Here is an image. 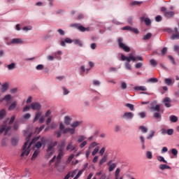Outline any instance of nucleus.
Listing matches in <instances>:
<instances>
[{
    "instance_id": "1",
    "label": "nucleus",
    "mask_w": 179,
    "mask_h": 179,
    "mask_svg": "<svg viewBox=\"0 0 179 179\" xmlns=\"http://www.w3.org/2000/svg\"><path fill=\"white\" fill-rule=\"evenodd\" d=\"M47 150H46V157L47 159H50V156H52V155H54V152H55V149L54 148H55V146H57V145H58V141H55L54 143H52V141L50 140L48 141L45 137H42L41 138L40 141H38L36 143L35 145L34 148H36V149H39L41 148V146H43V148L45 147V143H47Z\"/></svg>"
},
{
    "instance_id": "2",
    "label": "nucleus",
    "mask_w": 179,
    "mask_h": 179,
    "mask_svg": "<svg viewBox=\"0 0 179 179\" xmlns=\"http://www.w3.org/2000/svg\"><path fill=\"white\" fill-rule=\"evenodd\" d=\"M30 138H31V134H29L27 137V141L24 143L22 147V152L21 153V157H24V156H29L30 154V146L33 145V143H36V141L40 139V137L37 136L34 138L29 144V141H30ZM27 145H29L27 146Z\"/></svg>"
},
{
    "instance_id": "3",
    "label": "nucleus",
    "mask_w": 179,
    "mask_h": 179,
    "mask_svg": "<svg viewBox=\"0 0 179 179\" xmlns=\"http://www.w3.org/2000/svg\"><path fill=\"white\" fill-rule=\"evenodd\" d=\"M121 59L122 61H127L124 64L125 68L129 71H131L132 68L131 67V61L132 62H136V61H143V57L142 56H134L132 55H129V57H125L124 54L121 55Z\"/></svg>"
},
{
    "instance_id": "4",
    "label": "nucleus",
    "mask_w": 179,
    "mask_h": 179,
    "mask_svg": "<svg viewBox=\"0 0 179 179\" xmlns=\"http://www.w3.org/2000/svg\"><path fill=\"white\" fill-rule=\"evenodd\" d=\"M15 116H12L10 120H7L6 122H3V124L0 129V135L1 134H3V132L4 135H8V132H9L12 129V124L15 122Z\"/></svg>"
},
{
    "instance_id": "5",
    "label": "nucleus",
    "mask_w": 179,
    "mask_h": 179,
    "mask_svg": "<svg viewBox=\"0 0 179 179\" xmlns=\"http://www.w3.org/2000/svg\"><path fill=\"white\" fill-rule=\"evenodd\" d=\"M59 130L63 131V134H70L71 135H73L75 134V129L67 127L65 129V126L64 124H59Z\"/></svg>"
},
{
    "instance_id": "6",
    "label": "nucleus",
    "mask_w": 179,
    "mask_h": 179,
    "mask_svg": "<svg viewBox=\"0 0 179 179\" xmlns=\"http://www.w3.org/2000/svg\"><path fill=\"white\" fill-rule=\"evenodd\" d=\"M161 10L164 13V17H167L168 19H171V17H173L176 15V13L173 11L167 10L166 7H162Z\"/></svg>"
},
{
    "instance_id": "7",
    "label": "nucleus",
    "mask_w": 179,
    "mask_h": 179,
    "mask_svg": "<svg viewBox=\"0 0 179 179\" xmlns=\"http://www.w3.org/2000/svg\"><path fill=\"white\" fill-rule=\"evenodd\" d=\"M41 115H43V112L41 111L36 112L33 122H36V121H37V120H38L39 118L38 122L40 124H43L45 118H44V116H41Z\"/></svg>"
},
{
    "instance_id": "8",
    "label": "nucleus",
    "mask_w": 179,
    "mask_h": 179,
    "mask_svg": "<svg viewBox=\"0 0 179 179\" xmlns=\"http://www.w3.org/2000/svg\"><path fill=\"white\" fill-rule=\"evenodd\" d=\"M122 38H119L117 40V43L120 47V48H122L125 51V52H129L131 51V48L127 46L125 44L122 43Z\"/></svg>"
},
{
    "instance_id": "9",
    "label": "nucleus",
    "mask_w": 179,
    "mask_h": 179,
    "mask_svg": "<svg viewBox=\"0 0 179 179\" xmlns=\"http://www.w3.org/2000/svg\"><path fill=\"white\" fill-rule=\"evenodd\" d=\"M12 44H23V39L20 38H15L10 40L7 43V45H12Z\"/></svg>"
},
{
    "instance_id": "10",
    "label": "nucleus",
    "mask_w": 179,
    "mask_h": 179,
    "mask_svg": "<svg viewBox=\"0 0 179 179\" xmlns=\"http://www.w3.org/2000/svg\"><path fill=\"white\" fill-rule=\"evenodd\" d=\"M31 110H34L35 111H40L41 110V104L38 102H34L30 105Z\"/></svg>"
},
{
    "instance_id": "11",
    "label": "nucleus",
    "mask_w": 179,
    "mask_h": 179,
    "mask_svg": "<svg viewBox=\"0 0 179 179\" xmlns=\"http://www.w3.org/2000/svg\"><path fill=\"white\" fill-rule=\"evenodd\" d=\"M134 115V113L132 112H126L122 115V118L123 120H132Z\"/></svg>"
},
{
    "instance_id": "12",
    "label": "nucleus",
    "mask_w": 179,
    "mask_h": 179,
    "mask_svg": "<svg viewBox=\"0 0 179 179\" xmlns=\"http://www.w3.org/2000/svg\"><path fill=\"white\" fill-rule=\"evenodd\" d=\"M162 103H164L165 107H166L167 108L171 107V99L168 96L165 97L163 99Z\"/></svg>"
},
{
    "instance_id": "13",
    "label": "nucleus",
    "mask_w": 179,
    "mask_h": 179,
    "mask_svg": "<svg viewBox=\"0 0 179 179\" xmlns=\"http://www.w3.org/2000/svg\"><path fill=\"white\" fill-rule=\"evenodd\" d=\"M173 34L171 36V40H179V32L177 27L173 29Z\"/></svg>"
},
{
    "instance_id": "14",
    "label": "nucleus",
    "mask_w": 179,
    "mask_h": 179,
    "mask_svg": "<svg viewBox=\"0 0 179 179\" xmlns=\"http://www.w3.org/2000/svg\"><path fill=\"white\" fill-rule=\"evenodd\" d=\"M111 163H113L112 160H110L108 162V166H109L108 171H113L114 169H115V167H117V164L113 163L111 164Z\"/></svg>"
},
{
    "instance_id": "15",
    "label": "nucleus",
    "mask_w": 179,
    "mask_h": 179,
    "mask_svg": "<svg viewBox=\"0 0 179 179\" xmlns=\"http://www.w3.org/2000/svg\"><path fill=\"white\" fill-rule=\"evenodd\" d=\"M11 99H12V96H10V94H7L3 99H0V102H2L3 101V100H5L6 103L7 104H9V101H10Z\"/></svg>"
},
{
    "instance_id": "16",
    "label": "nucleus",
    "mask_w": 179,
    "mask_h": 179,
    "mask_svg": "<svg viewBox=\"0 0 179 179\" xmlns=\"http://www.w3.org/2000/svg\"><path fill=\"white\" fill-rule=\"evenodd\" d=\"M65 148V141H62L60 144H58L57 149L58 152H64V148Z\"/></svg>"
},
{
    "instance_id": "17",
    "label": "nucleus",
    "mask_w": 179,
    "mask_h": 179,
    "mask_svg": "<svg viewBox=\"0 0 179 179\" xmlns=\"http://www.w3.org/2000/svg\"><path fill=\"white\" fill-rule=\"evenodd\" d=\"M66 149V150H70V152H72V151L75 150L76 148L73 147V143L70 142V143L67 145Z\"/></svg>"
},
{
    "instance_id": "18",
    "label": "nucleus",
    "mask_w": 179,
    "mask_h": 179,
    "mask_svg": "<svg viewBox=\"0 0 179 179\" xmlns=\"http://www.w3.org/2000/svg\"><path fill=\"white\" fill-rule=\"evenodd\" d=\"M164 83L167 85V86H171V85H174V80L171 78H165Z\"/></svg>"
},
{
    "instance_id": "19",
    "label": "nucleus",
    "mask_w": 179,
    "mask_h": 179,
    "mask_svg": "<svg viewBox=\"0 0 179 179\" xmlns=\"http://www.w3.org/2000/svg\"><path fill=\"white\" fill-rule=\"evenodd\" d=\"M134 90L141 91V92H146L148 90L146 87L145 86H136L134 87Z\"/></svg>"
},
{
    "instance_id": "20",
    "label": "nucleus",
    "mask_w": 179,
    "mask_h": 179,
    "mask_svg": "<svg viewBox=\"0 0 179 179\" xmlns=\"http://www.w3.org/2000/svg\"><path fill=\"white\" fill-rule=\"evenodd\" d=\"M80 124H82V122L76 121L71 124V127L73 129H76V128H78Z\"/></svg>"
},
{
    "instance_id": "21",
    "label": "nucleus",
    "mask_w": 179,
    "mask_h": 179,
    "mask_svg": "<svg viewBox=\"0 0 179 179\" xmlns=\"http://www.w3.org/2000/svg\"><path fill=\"white\" fill-rule=\"evenodd\" d=\"M38 155H40V150L39 149L35 150V151L32 155L31 159L34 160L38 156Z\"/></svg>"
},
{
    "instance_id": "22",
    "label": "nucleus",
    "mask_w": 179,
    "mask_h": 179,
    "mask_svg": "<svg viewBox=\"0 0 179 179\" xmlns=\"http://www.w3.org/2000/svg\"><path fill=\"white\" fill-rule=\"evenodd\" d=\"M160 170H170L171 169V166L167 165V164H160L159 165Z\"/></svg>"
},
{
    "instance_id": "23",
    "label": "nucleus",
    "mask_w": 179,
    "mask_h": 179,
    "mask_svg": "<svg viewBox=\"0 0 179 179\" xmlns=\"http://www.w3.org/2000/svg\"><path fill=\"white\" fill-rule=\"evenodd\" d=\"M72 121V118L69 116H66L64 117V124L65 125H71V122Z\"/></svg>"
},
{
    "instance_id": "24",
    "label": "nucleus",
    "mask_w": 179,
    "mask_h": 179,
    "mask_svg": "<svg viewBox=\"0 0 179 179\" xmlns=\"http://www.w3.org/2000/svg\"><path fill=\"white\" fill-rule=\"evenodd\" d=\"M150 109L151 111H157V113H159V111H160V105H156L155 106H151Z\"/></svg>"
},
{
    "instance_id": "25",
    "label": "nucleus",
    "mask_w": 179,
    "mask_h": 179,
    "mask_svg": "<svg viewBox=\"0 0 179 179\" xmlns=\"http://www.w3.org/2000/svg\"><path fill=\"white\" fill-rule=\"evenodd\" d=\"M8 87H9V85L7 83H5L4 84L2 85L1 92L3 93H5V92H6V90H8Z\"/></svg>"
},
{
    "instance_id": "26",
    "label": "nucleus",
    "mask_w": 179,
    "mask_h": 179,
    "mask_svg": "<svg viewBox=\"0 0 179 179\" xmlns=\"http://www.w3.org/2000/svg\"><path fill=\"white\" fill-rule=\"evenodd\" d=\"M16 106H17V101H15L9 106L8 110H15V108H16Z\"/></svg>"
},
{
    "instance_id": "27",
    "label": "nucleus",
    "mask_w": 179,
    "mask_h": 179,
    "mask_svg": "<svg viewBox=\"0 0 179 179\" xmlns=\"http://www.w3.org/2000/svg\"><path fill=\"white\" fill-rule=\"evenodd\" d=\"M7 69L8 71H13V69H16V64L15 63H11L7 66Z\"/></svg>"
},
{
    "instance_id": "28",
    "label": "nucleus",
    "mask_w": 179,
    "mask_h": 179,
    "mask_svg": "<svg viewBox=\"0 0 179 179\" xmlns=\"http://www.w3.org/2000/svg\"><path fill=\"white\" fill-rule=\"evenodd\" d=\"M85 170H86V167L83 168L82 170L79 171L77 176H76L73 179H78L79 178V177H80V176H82V174H83V172L85 171Z\"/></svg>"
},
{
    "instance_id": "29",
    "label": "nucleus",
    "mask_w": 179,
    "mask_h": 179,
    "mask_svg": "<svg viewBox=\"0 0 179 179\" xmlns=\"http://www.w3.org/2000/svg\"><path fill=\"white\" fill-rule=\"evenodd\" d=\"M169 121H171V122H177V121H178V117L176 115H171L169 116Z\"/></svg>"
},
{
    "instance_id": "30",
    "label": "nucleus",
    "mask_w": 179,
    "mask_h": 179,
    "mask_svg": "<svg viewBox=\"0 0 179 179\" xmlns=\"http://www.w3.org/2000/svg\"><path fill=\"white\" fill-rule=\"evenodd\" d=\"M106 162H107V155L105 154L102 159L99 161V165H103V163H106Z\"/></svg>"
},
{
    "instance_id": "31",
    "label": "nucleus",
    "mask_w": 179,
    "mask_h": 179,
    "mask_svg": "<svg viewBox=\"0 0 179 179\" xmlns=\"http://www.w3.org/2000/svg\"><path fill=\"white\" fill-rule=\"evenodd\" d=\"M65 155V152L64 151H59L58 155L57 157V160H61L62 157H64V155Z\"/></svg>"
},
{
    "instance_id": "32",
    "label": "nucleus",
    "mask_w": 179,
    "mask_h": 179,
    "mask_svg": "<svg viewBox=\"0 0 179 179\" xmlns=\"http://www.w3.org/2000/svg\"><path fill=\"white\" fill-rule=\"evenodd\" d=\"M17 142H19V138H13L11 140V145L13 146H16L17 145Z\"/></svg>"
},
{
    "instance_id": "33",
    "label": "nucleus",
    "mask_w": 179,
    "mask_h": 179,
    "mask_svg": "<svg viewBox=\"0 0 179 179\" xmlns=\"http://www.w3.org/2000/svg\"><path fill=\"white\" fill-rule=\"evenodd\" d=\"M78 30H80V31H87L90 30L89 28H85V27L80 24V26L78 28Z\"/></svg>"
},
{
    "instance_id": "34",
    "label": "nucleus",
    "mask_w": 179,
    "mask_h": 179,
    "mask_svg": "<svg viewBox=\"0 0 179 179\" xmlns=\"http://www.w3.org/2000/svg\"><path fill=\"white\" fill-rule=\"evenodd\" d=\"M143 19L146 26H150V23H151L150 19H149L148 17H146V18L141 17V20H143Z\"/></svg>"
},
{
    "instance_id": "35",
    "label": "nucleus",
    "mask_w": 179,
    "mask_h": 179,
    "mask_svg": "<svg viewBox=\"0 0 179 179\" xmlns=\"http://www.w3.org/2000/svg\"><path fill=\"white\" fill-rule=\"evenodd\" d=\"M148 82H150V83H157L159 80H157L156 78H151L148 80Z\"/></svg>"
},
{
    "instance_id": "36",
    "label": "nucleus",
    "mask_w": 179,
    "mask_h": 179,
    "mask_svg": "<svg viewBox=\"0 0 179 179\" xmlns=\"http://www.w3.org/2000/svg\"><path fill=\"white\" fill-rule=\"evenodd\" d=\"M138 129L143 132V134H146L148 132V128L143 127V126H140Z\"/></svg>"
},
{
    "instance_id": "37",
    "label": "nucleus",
    "mask_w": 179,
    "mask_h": 179,
    "mask_svg": "<svg viewBox=\"0 0 179 179\" xmlns=\"http://www.w3.org/2000/svg\"><path fill=\"white\" fill-rule=\"evenodd\" d=\"M145 156H146L147 159H149V160H150V159H152V157H153V155H152V152H150V151H148L145 153Z\"/></svg>"
},
{
    "instance_id": "38",
    "label": "nucleus",
    "mask_w": 179,
    "mask_h": 179,
    "mask_svg": "<svg viewBox=\"0 0 179 179\" xmlns=\"http://www.w3.org/2000/svg\"><path fill=\"white\" fill-rule=\"evenodd\" d=\"M53 55L55 56V58L59 59L58 55H62V52L61 50H59L57 52H53Z\"/></svg>"
},
{
    "instance_id": "39",
    "label": "nucleus",
    "mask_w": 179,
    "mask_h": 179,
    "mask_svg": "<svg viewBox=\"0 0 179 179\" xmlns=\"http://www.w3.org/2000/svg\"><path fill=\"white\" fill-rule=\"evenodd\" d=\"M73 157H75V155H73V154H71L69 157V158H68V159L66 161L67 164H69L71 163V162H72V159H73Z\"/></svg>"
},
{
    "instance_id": "40",
    "label": "nucleus",
    "mask_w": 179,
    "mask_h": 179,
    "mask_svg": "<svg viewBox=\"0 0 179 179\" xmlns=\"http://www.w3.org/2000/svg\"><path fill=\"white\" fill-rule=\"evenodd\" d=\"M63 91L64 96H66V94H69V90H68L65 87H62Z\"/></svg>"
},
{
    "instance_id": "41",
    "label": "nucleus",
    "mask_w": 179,
    "mask_h": 179,
    "mask_svg": "<svg viewBox=\"0 0 179 179\" xmlns=\"http://www.w3.org/2000/svg\"><path fill=\"white\" fill-rule=\"evenodd\" d=\"M120 171H121V170L119 168H117L116 169V171L115 172V178H117V179L119 178Z\"/></svg>"
},
{
    "instance_id": "42",
    "label": "nucleus",
    "mask_w": 179,
    "mask_h": 179,
    "mask_svg": "<svg viewBox=\"0 0 179 179\" xmlns=\"http://www.w3.org/2000/svg\"><path fill=\"white\" fill-rule=\"evenodd\" d=\"M99 149L100 148L99 147L95 148L92 152V156H96V155H97V153H99Z\"/></svg>"
},
{
    "instance_id": "43",
    "label": "nucleus",
    "mask_w": 179,
    "mask_h": 179,
    "mask_svg": "<svg viewBox=\"0 0 179 179\" xmlns=\"http://www.w3.org/2000/svg\"><path fill=\"white\" fill-rule=\"evenodd\" d=\"M126 107H127L128 108H129V110L131 111H134V110H135V108L134 107V105L133 104H131V103H127L126 104Z\"/></svg>"
},
{
    "instance_id": "44",
    "label": "nucleus",
    "mask_w": 179,
    "mask_h": 179,
    "mask_svg": "<svg viewBox=\"0 0 179 179\" xmlns=\"http://www.w3.org/2000/svg\"><path fill=\"white\" fill-rule=\"evenodd\" d=\"M152 37L151 33H148L146 35H145L143 38V40H149Z\"/></svg>"
},
{
    "instance_id": "45",
    "label": "nucleus",
    "mask_w": 179,
    "mask_h": 179,
    "mask_svg": "<svg viewBox=\"0 0 179 179\" xmlns=\"http://www.w3.org/2000/svg\"><path fill=\"white\" fill-rule=\"evenodd\" d=\"M157 160L158 162H163V163H167V161H166V159H164V157L162 156L157 157Z\"/></svg>"
},
{
    "instance_id": "46",
    "label": "nucleus",
    "mask_w": 179,
    "mask_h": 179,
    "mask_svg": "<svg viewBox=\"0 0 179 179\" xmlns=\"http://www.w3.org/2000/svg\"><path fill=\"white\" fill-rule=\"evenodd\" d=\"M150 64L152 66H156L157 65V62L154 59L150 60Z\"/></svg>"
},
{
    "instance_id": "47",
    "label": "nucleus",
    "mask_w": 179,
    "mask_h": 179,
    "mask_svg": "<svg viewBox=\"0 0 179 179\" xmlns=\"http://www.w3.org/2000/svg\"><path fill=\"white\" fill-rule=\"evenodd\" d=\"M6 115V112L5 111V110H2L0 111V120H2V118H3V117H5V115Z\"/></svg>"
},
{
    "instance_id": "48",
    "label": "nucleus",
    "mask_w": 179,
    "mask_h": 179,
    "mask_svg": "<svg viewBox=\"0 0 179 179\" xmlns=\"http://www.w3.org/2000/svg\"><path fill=\"white\" fill-rule=\"evenodd\" d=\"M43 69H44V66L43 64H38L36 66V71H43Z\"/></svg>"
},
{
    "instance_id": "49",
    "label": "nucleus",
    "mask_w": 179,
    "mask_h": 179,
    "mask_svg": "<svg viewBox=\"0 0 179 179\" xmlns=\"http://www.w3.org/2000/svg\"><path fill=\"white\" fill-rule=\"evenodd\" d=\"M92 85H93L94 86H100L101 83H100L99 80H94L92 81Z\"/></svg>"
},
{
    "instance_id": "50",
    "label": "nucleus",
    "mask_w": 179,
    "mask_h": 179,
    "mask_svg": "<svg viewBox=\"0 0 179 179\" xmlns=\"http://www.w3.org/2000/svg\"><path fill=\"white\" fill-rule=\"evenodd\" d=\"M155 136V131L151 130L150 135L147 137V139H152Z\"/></svg>"
},
{
    "instance_id": "51",
    "label": "nucleus",
    "mask_w": 179,
    "mask_h": 179,
    "mask_svg": "<svg viewBox=\"0 0 179 179\" xmlns=\"http://www.w3.org/2000/svg\"><path fill=\"white\" fill-rule=\"evenodd\" d=\"M143 66V62H138L135 64V68L136 69H139V68H142Z\"/></svg>"
},
{
    "instance_id": "52",
    "label": "nucleus",
    "mask_w": 179,
    "mask_h": 179,
    "mask_svg": "<svg viewBox=\"0 0 179 179\" xmlns=\"http://www.w3.org/2000/svg\"><path fill=\"white\" fill-rule=\"evenodd\" d=\"M13 129L17 131L19 129V122H15L13 125Z\"/></svg>"
},
{
    "instance_id": "53",
    "label": "nucleus",
    "mask_w": 179,
    "mask_h": 179,
    "mask_svg": "<svg viewBox=\"0 0 179 179\" xmlns=\"http://www.w3.org/2000/svg\"><path fill=\"white\" fill-rule=\"evenodd\" d=\"M139 3H142V2L135 1H131V2L130 3V5H131V6H136V5H139Z\"/></svg>"
},
{
    "instance_id": "54",
    "label": "nucleus",
    "mask_w": 179,
    "mask_h": 179,
    "mask_svg": "<svg viewBox=\"0 0 179 179\" xmlns=\"http://www.w3.org/2000/svg\"><path fill=\"white\" fill-rule=\"evenodd\" d=\"M171 153L173 155V156H177V155H178V150H177L176 148H173L171 150Z\"/></svg>"
},
{
    "instance_id": "55",
    "label": "nucleus",
    "mask_w": 179,
    "mask_h": 179,
    "mask_svg": "<svg viewBox=\"0 0 179 179\" xmlns=\"http://www.w3.org/2000/svg\"><path fill=\"white\" fill-rule=\"evenodd\" d=\"M85 139H86V137H85L84 136H81L78 139V143H80L81 142H83V141H85Z\"/></svg>"
},
{
    "instance_id": "56",
    "label": "nucleus",
    "mask_w": 179,
    "mask_h": 179,
    "mask_svg": "<svg viewBox=\"0 0 179 179\" xmlns=\"http://www.w3.org/2000/svg\"><path fill=\"white\" fill-rule=\"evenodd\" d=\"M167 135H173L174 134V129H169L166 131Z\"/></svg>"
},
{
    "instance_id": "57",
    "label": "nucleus",
    "mask_w": 179,
    "mask_h": 179,
    "mask_svg": "<svg viewBox=\"0 0 179 179\" xmlns=\"http://www.w3.org/2000/svg\"><path fill=\"white\" fill-rule=\"evenodd\" d=\"M140 118H145L146 117V113L141 112L138 113Z\"/></svg>"
},
{
    "instance_id": "58",
    "label": "nucleus",
    "mask_w": 179,
    "mask_h": 179,
    "mask_svg": "<svg viewBox=\"0 0 179 179\" xmlns=\"http://www.w3.org/2000/svg\"><path fill=\"white\" fill-rule=\"evenodd\" d=\"M168 59L171 60V62L173 64L176 65V62L174 61V58L171 55L168 56Z\"/></svg>"
},
{
    "instance_id": "59",
    "label": "nucleus",
    "mask_w": 179,
    "mask_h": 179,
    "mask_svg": "<svg viewBox=\"0 0 179 179\" xmlns=\"http://www.w3.org/2000/svg\"><path fill=\"white\" fill-rule=\"evenodd\" d=\"M154 117L155 118H162V115L160 114V113L157 112V113H154Z\"/></svg>"
},
{
    "instance_id": "60",
    "label": "nucleus",
    "mask_w": 179,
    "mask_h": 179,
    "mask_svg": "<svg viewBox=\"0 0 179 179\" xmlns=\"http://www.w3.org/2000/svg\"><path fill=\"white\" fill-rule=\"evenodd\" d=\"M30 117H31V115H30V113H26L23 115L24 120H29Z\"/></svg>"
},
{
    "instance_id": "61",
    "label": "nucleus",
    "mask_w": 179,
    "mask_h": 179,
    "mask_svg": "<svg viewBox=\"0 0 179 179\" xmlns=\"http://www.w3.org/2000/svg\"><path fill=\"white\" fill-rule=\"evenodd\" d=\"M43 129H44V125H42V126H41V127L36 129V132H37V134H40L41 130Z\"/></svg>"
},
{
    "instance_id": "62",
    "label": "nucleus",
    "mask_w": 179,
    "mask_h": 179,
    "mask_svg": "<svg viewBox=\"0 0 179 179\" xmlns=\"http://www.w3.org/2000/svg\"><path fill=\"white\" fill-rule=\"evenodd\" d=\"M65 43H67L68 44H71V43H73L72 39H71L70 38H66L64 39Z\"/></svg>"
},
{
    "instance_id": "63",
    "label": "nucleus",
    "mask_w": 179,
    "mask_h": 179,
    "mask_svg": "<svg viewBox=\"0 0 179 179\" xmlns=\"http://www.w3.org/2000/svg\"><path fill=\"white\" fill-rule=\"evenodd\" d=\"M122 30H129V31H131L132 27L129 26H126L122 28Z\"/></svg>"
},
{
    "instance_id": "64",
    "label": "nucleus",
    "mask_w": 179,
    "mask_h": 179,
    "mask_svg": "<svg viewBox=\"0 0 179 179\" xmlns=\"http://www.w3.org/2000/svg\"><path fill=\"white\" fill-rule=\"evenodd\" d=\"M121 87L123 89V90H125V89H127V83L122 82L121 83Z\"/></svg>"
}]
</instances>
